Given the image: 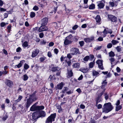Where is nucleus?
I'll list each match as a JSON object with an SVG mask.
<instances>
[{
    "instance_id": "f257e3e1",
    "label": "nucleus",
    "mask_w": 123,
    "mask_h": 123,
    "mask_svg": "<svg viewBox=\"0 0 123 123\" xmlns=\"http://www.w3.org/2000/svg\"><path fill=\"white\" fill-rule=\"evenodd\" d=\"M113 108V107L110 103H105L103 106L102 112L105 113H108L111 111Z\"/></svg>"
},
{
    "instance_id": "f03ea898",
    "label": "nucleus",
    "mask_w": 123,
    "mask_h": 123,
    "mask_svg": "<svg viewBox=\"0 0 123 123\" xmlns=\"http://www.w3.org/2000/svg\"><path fill=\"white\" fill-rule=\"evenodd\" d=\"M37 104L35 103L31 107L30 110L32 111H35L43 110L44 109V106H37Z\"/></svg>"
},
{
    "instance_id": "7ed1b4c3",
    "label": "nucleus",
    "mask_w": 123,
    "mask_h": 123,
    "mask_svg": "<svg viewBox=\"0 0 123 123\" xmlns=\"http://www.w3.org/2000/svg\"><path fill=\"white\" fill-rule=\"evenodd\" d=\"M56 116V114L55 113L51 114L46 120L45 123H52V121H55Z\"/></svg>"
},
{
    "instance_id": "20e7f679",
    "label": "nucleus",
    "mask_w": 123,
    "mask_h": 123,
    "mask_svg": "<svg viewBox=\"0 0 123 123\" xmlns=\"http://www.w3.org/2000/svg\"><path fill=\"white\" fill-rule=\"evenodd\" d=\"M70 51L72 55H76L77 54H80L79 49L75 48H72L71 49Z\"/></svg>"
},
{
    "instance_id": "39448f33",
    "label": "nucleus",
    "mask_w": 123,
    "mask_h": 123,
    "mask_svg": "<svg viewBox=\"0 0 123 123\" xmlns=\"http://www.w3.org/2000/svg\"><path fill=\"white\" fill-rule=\"evenodd\" d=\"M62 92L63 93H66L67 94L69 95L73 93V91L69 90L67 87H64L62 90Z\"/></svg>"
},
{
    "instance_id": "423d86ee",
    "label": "nucleus",
    "mask_w": 123,
    "mask_h": 123,
    "mask_svg": "<svg viewBox=\"0 0 123 123\" xmlns=\"http://www.w3.org/2000/svg\"><path fill=\"white\" fill-rule=\"evenodd\" d=\"M105 2L104 0L97 2V3L98 4L97 6L98 8L100 9L103 8L105 5Z\"/></svg>"
},
{
    "instance_id": "0eeeda50",
    "label": "nucleus",
    "mask_w": 123,
    "mask_h": 123,
    "mask_svg": "<svg viewBox=\"0 0 123 123\" xmlns=\"http://www.w3.org/2000/svg\"><path fill=\"white\" fill-rule=\"evenodd\" d=\"M108 19L111 21L116 22L117 20V18L116 17L111 15H108Z\"/></svg>"
},
{
    "instance_id": "6e6552de",
    "label": "nucleus",
    "mask_w": 123,
    "mask_h": 123,
    "mask_svg": "<svg viewBox=\"0 0 123 123\" xmlns=\"http://www.w3.org/2000/svg\"><path fill=\"white\" fill-rule=\"evenodd\" d=\"M96 63L98 64V67L99 69L103 70L104 69L103 66V61L102 60H98L96 62Z\"/></svg>"
},
{
    "instance_id": "1a4fd4ad",
    "label": "nucleus",
    "mask_w": 123,
    "mask_h": 123,
    "mask_svg": "<svg viewBox=\"0 0 123 123\" xmlns=\"http://www.w3.org/2000/svg\"><path fill=\"white\" fill-rule=\"evenodd\" d=\"M31 101H32V102L36 100L37 99V98L36 95L34 94L30 95L29 98H28Z\"/></svg>"
},
{
    "instance_id": "9d476101",
    "label": "nucleus",
    "mask_w": 123,
    "mask_h": 123,
    "mask_svg": "<svg viewBox=\"0 0 123 123\" xmlns=\"http://www.w3.org/2000/svg\"><path fill=\"white\" fill-rule=\"evenodd\" d=\"M48 30V28L45 25H42L38 29L39 32H40L44 31H47Z\"/></svg>"
},
{
    "instance_id": "9b49d317",
    "label": "nucleus",
    "mask_w": 123,
    "mask_h": 123,
    "mask_svg": "<svg viewBox=\"0 0 123 123\" xmlns=\"http://www.w3.org/2000/svg\"><path fill=\"white\" fill-rule=\"evenodd\" d=\"M26 102L25 105V107L27 108H28L30 106L32 102V101H31L30 99H27L26 100Z\"/></svg>"
},
{
    "instance_id": "f8f14e48",
    "label": "nucleus",
    "mask_w": 123,
    "mask_h": 123,
    "mask_svg": "<svg viewBox=\"0 0 123 123\" xmlns=\"http://www.w3.org/2000/svg\"><path fill=\"white\" fill-rule=\"evenodd\" d=\"M5 83L8 86L10 87H12L13 85V82L9 80H7Z\"/></svg>"
},
{
    "instance_id": "ddd939ff",
    "label": "nucleus",
    "mask_w": 123,
    "mask_h": 123,
    "mask_svg": "<svg viewBox=\"0 0 123 123\" xmlns=\"http://www.w3.org/2000/svg\"><path fill=\"white\" fill-rule=\"evenodd\" d=\"M48 19L47 18H43L42 20V25H46L48 22Z\"/></svg>"
},
{
    "instance_id": "4468645a",
    "label": "nucleus",
    "mask_w": 123,
    "mask_h": 123,
    "mask_svg": "<svg viewBox=\"0 0 123 123\" xmlns=\"http://www.w3.org/2000/svg\"><path fill=\"white\" fill-rule=\"evenodd\" d=\"M94 39V37H92L90 38H86L84 39V41L86 43L90 42Z\"/></svg>"
},
{
    "instance_id": "2eb2a0df",
    "label": "nucleus",
    "mask_w": 123,
    "mask_h": 123,
    "mask_svg": "<svg viewBox=\"0 0 123 123\" xmlns=\"http://www.w3.org/2000/svg\"><path fill=\"white\" fill-rule=\"evenodd\" d=\"M39 52V51L38 50H37L35 51L32 52L31 57H34L37 55Z\"/></svg>"
},
{
    "instance_id": "dca6fc26",
    "label": "nucleus",
    "mask_w": 123,
    "mask_h": 123,
    "mask_svg": "<svg viewBox=\"0 0 123 123\" xmlns=\"http://www.w3.org/2000/svg\"><path fill=\"white\" fill-rule=\"evenodd\" d=\"M68 73L67 74V77L68 78H69L71 77L73 75V73L72 70L69 71L68 70Z\"/></svg>"
},
{
    "instance_id": "f3484780",
    "label": "nucleus",
    "mask_w": 123,
    "mask_h": 123,
    "mask_svg": "<svg viewBox=\"0 0 123 123\" xmlns=\"http://www.w3.org/2000/svg\"><path fill=\"white\" fill-rule=\"evenodd\" d=\"M72 42V41L71 40H69L65 38V39L64 42V43L65 45H67L71 43Z\"/></svg>"
},
{
    "instance_id": "a211bd4d",
    "label": "nucleus",
    "mask_w": 123,
    "mask_h": 123,
    "mask_svg": "<svg viewBox=\"0 0 123 123\" xmlns=\"http://www.w3.org/2000/svg\"><path fill=\"white\" fill-rule=\"evenodd\" d=\"M96 21L97 23L99 24H100V21L101 19L99 15H97L95 18Z\"/></svg>"
},
{
    "instance_id": "6ab92c4d",
    "label": "nucleus",
    "mask_w": 123,
    "mask_h": 123,
    "mask_svg": "<svg viewBox=\"0 0 123 123\" xmlns=\"http://www.w3.org/2000/svg\"><path fill=\"white\" fill-rule=\"evenodd\" d=\"M64 84L62 82H61L59 84H58L57 85V88L59 89H61L63 87Z\"/></svg>"
},
{
    "instance_id": "aec40b11",
    "label": "nucleus",
    "mask_w": 123,
    "mask_h": 123,
    "mask_svg": "<svg viewBox=\"0 0 123 123\" xmlns=\"http://www.w3.org/2000/svg\"><path fill=\"white\" fill-rule=\"evenodd\" d=\"M60 69V68L58 67H54L52 68V70L53 71H59Z\"/></svg>"
},
{
    "instance_id": "412c9836",
    "label": "nucleus",
    "mask_w": 123,
    "mask_h": 123,
    "mask_svg": "<svg viewBox=\"0 0 123 123\" xmlns=\"http://www.w3.org/2000/svg\"><path fill=\"white\" fill-rule=\"evenodd\" d=\"M32 117L33 118L34 120L37 119V113L36 112L33 113L32 114Z\"/></svg>"
},
{
    "instance_id": "4be33fe9",
    "label": "nucleus",
    "mask_w": 123,
    "mask_h": 123,
    "mask_svg": "<svg viewBox=\"0 0 123 123\" xmlns=\"http://www.w3.org/2000/svg\"><path fill=\"white\" fill-rule=\"evenodd\" d=\"M73 68H78L80 67V64L78 63H76L73 65Z\"/></svg>"
},
{
    "instance_id": "5701e85b",
    "label": "nucleus",
    "mask_w": 123,
    "mask_h": 123,
    "mask_svg": "<svg viewBox=\"0 0 123 123\" xmlns=\"http://www.w3.org/2000/svg\"><path fill=\"white\" fill-rule=\"evenodd\" d=\"M95 6L94 4L92 3L89 6V9H93L95 8Z\"/></svg>"
},
{
    "instance_id": "b1692460",
    "label": "nucleus",
    "mask_w": 123,
    "mask_h": 123,
    "mask_svg": "<svg viewBox=\"0 0 123 123\" xmlns=\"http://www.w3.org/2000/svg\"><path fill=\"white\" fill-rule=\"evenodd\" d=\"M103 35L102 36L103 37H105L106 35L107 34V30L106 29V28L105 29L103 32Z\"/></svg>"
},
{
    "instance_id": "393cba45",
    "label": "nucleus",
    "mask_w": 123,
    "mask_h": 123,
    "mask_svg": "<svg viewBox=\"0 0 123 123\" xmlns=\"http://www.w3.org/2000/svg\"><path fill=\"white\" fill-rule=\"evenodd\" d=\"M40 114L41 116L43 117H45L46 115L45 112L43 111H42L40 112Z\"/></svg>"
},
{
    "instance_id": "a878e982",
    "label": "nucleus",
    "mask_w": 123,
    "mask_h": 123,
    "mask_svg": "<svg viewBox=\"0 0 123 123\" xmlns=\"http://www.w3.org/2000/svg\"><path fill=\"white\" fill-rule=\"evenodd\" d=\"M80 70L83 73H86L87 72L88 69L87 68H82Z\"/></svg>"
},
{
    "instance_id": "bb28decb",
    "label": "nucleus",
    "mask_w": 123,
    "mask_h": 123,
    "mask_svg": "<svg viewBox=\"0 0 123 123\" xmlns=\"http://www.w3.org/2000/svg\"><path fill=\"white\" fill-rule=\"evenodd\" d=\"M28 77L26 74H25L23 75V79L24 81L27 80L28 78Z\"/></svg>"
},
{
    "instance_id": "cd10ccee",
    "label": "nucleus",
    "mask_w": 123,
    "mask_h": 123,
    "mask_svg": "<svg viewBox=\"0 0 123 123\" xmlns=\"http://www.w3.org/2000/svg\"><path fill=\"white\" fill-rule=\"evenodd\" d=\"M35 16V13L33 12H31L30 13V16L31 18H33Z\"/></svg>"
},
{
    "instance_id": "c85d7f7f",
    "label": "nucleus",
    "mask_w": 123,
    "mask_h": 123,
    "mask_svg": "<svg viewBox=\"0 0 123 123\" xmlns=\"http://www.w3.org/2000/svg\"><path fill=\"white\" fill-rule=\"evenodd\" d=\"M73 37L72 35L70 34L68 36L66 37V38L69 40H72V39Z\"/></svg>"
},
{
    "instance_id": "c756f323",
    "label": "nucleus",
    "mask_w": 123,
    "mask_h": 123,
    "mask_svg": "<svg viewBox=\"0 0 123 123\" xmlns=\"http://www.w3.org/2000/svg\"><path fill=\"white\" fill-rule=\"evenodd\" d=\"M58 24L59 23H57L56 22H54L53 23V26L55 28H57L58 27Z\"/></svg>"
},
{
    "instance_id": "7c9ffc66",
    "label": "nucleus",
    "mask_w": 123,
    "mask_h": 123,
    "mask_svg": "<svg viewBox=\"0 0 123 123\" xmlns=\"http://www.w3.org/2000/svg\"><path fill=\"white\" fill-rule=\"evenodd\" d=\"M22 65V64L21 63V61H20V62L18 64V65H16L15 66V68H19L21 67Z\"/></svg>"
},
{
    "instance_id": "2f4dec72",
    "label": "nucleus",
    "mask_w": 123,
    "mask_h": 123,
    "mask_svg": "<svg viewBox=\"0 0 123 123\" xmlns=\"http://www.w3.org/2000/svg\"><path fill=\"white\" fill-rule=\"evenodd\" d=\"M89 58V57L88 56H86L83 59V60L85 62H87Z\"/></svg>"
},
{
    "instance_id": "473e14b6",
    "label": "nucleus",
    "mask_w": 123,
    "mask_h": 123,
    "mask_svg": "<svg viewBox=\"0 0 123 123\" xmlns=\"http://www.w3.org/2000/svg\"><path fill=\"white\" fill-rule=\"evenodd\" d=\"M112 44L114 45H116L119 43V42L115 40H113L111 41Z\"/></svg>"
},
{
    "instance_id": "72a5a7b5",
    "label": "nucleus",
    "mask_w": 123,
    "mask_h": 123,
    "mask_svg": "<svg viewBox=\"0 0 123 123\" xmlns=\"http://www.w3.org/2000/svg\"><path fill=\"white\" fill-rule=\"evenodd\" d=\"M122 108V107L121 105L117 106L116 107V111H118L121 110Z\"/></svg>"
},
{
    "instance_id": "f704fd0d",
    "label": "nucleus",
    "mask_w": 123,
    "mask_h": 123,
    "mask_svg": "<svg viewBox=\"0 0 123 123\" xmlns=\"http://www.w3.org/2000/svg\"><path fill=\"white\" fill-rule=\"evenodd\" d=\"M100 97L99 96H98L96 99V103L97 104H98V103L100 102L101 101V100L100 98Z\"/></svg>"
},
{
    "instance_id": "c9c22d12",
    "label": "nucleus",
    "mask_w": 123,
    "mask_h": 123,
    "mask_svg": "<svg viewBox=\"0 0 123 123\" xmlns=\"http://www.w3.org/2000/svg\"><path fill=\"white\" fill-rule=\"evenodd\" d=\"M109 56L111 57H113L115 56L114 53L112 51H111L109 53Z\"/></svg>"
},
{
    "instance_id": "e433bc0d",
    "label": "nucleus",
    "mask_w": 123,
    "mask_h": 123,
    "mask_svg": "<svg viewBox=\"0 0 123 123\" xmlns=\"http://www.w3.org/2000/svg\"><path fill=\"white\" fill-rule=\"evenodd\" d=\"M102 48L101 46H97L94 49V51H96L99 50Z\"/></svg>"
},
{
    "instance_id": "4c0bfd02",
    "label": "nucleus",
    "mask_w": 123,
    "mask_h": 123,
    "mask_svg": "<svg viewBox=\"0 0 123 123\" xmlns=\"http://www.w3.org/2000/svg\"><path fill=\"white\" fill-rule=\"evenodd\" d=\"M23 97L22 96L20 95H19L18 96V99L16 100V101L17 102H19L22 98Z\"/></svg>"
},
{
    "instance_id": "58836bf2",
    "label": "nucleus",
    "mask_w": 123,
    "mask_h": 123,
    "mask_svg": "<svg viewBox=\"0 0 123 123\" xmlns=\"http://www.w3.org/2000/svg\"><path fill=\"white\" fill-rule=\"evenodd\" d=\"M22 45L23 47H27L28 45L27 42L26 41L24 42L23 43Z\"/></svg>"
},
{
    "instance_id": "ea45409f",
    "label": "nucleus",
    "mask_w": 123,
    "mask_h": 123,
    "mask_svg": "<svg viewBox=\"0 0 123 123\" xmlns=\"http://www.w3.org/2000/svg\"><path fill=\"white\" fill-rule=\"evenodd\" d=\"M104 96L105 99L107 100L109 98V95L106 92H105V93Z\"/></svg>"
},
{
    "instance_id": "a19ab883",
    "label": "nucleus",
    "mask_w": 123,
    "mask_h": 123,
    "mask_svg": "<svg viewBox=\"0 0 123 123\" xmlns=\"http://www.w3.org/2000/svg\"><path fill=\"white\" fill-rule=\"evenodd\" d=\"M29 68V65L26 63H25L24 65V68L25 69H27Z\"/></svg>"
},
{
    "instance_id": "79ce46f5",
    "label": "nucleus",
    "mask_w": 123,
    "mask_h": 123,
    "mask_svg": "<svg viewBox=\"0 0 123 123\" xmlns=\"http://www.w3.org/2000/svg\"><path fill=\"white\" fill-rule=\"evenodd\" d=\"M99 74V73L97 72L96 71H93V75L94 76H97L98 75V74Z\"/></svg>"
},
{
    "instance_id": "37998d69",
    "label": "nucleus",
    "mask_w": 123,
    "mask_h": 123,
    "mask_svg": "<svg viewBox=\"0 0 123 123\" xmlns=\"http://www.w3.org/2000/svg\"><path fill=\"white\" fill-rule=\"evenodd\" d=\"M33 9L35 11H37L39 9V8L37 6H35L33 7Z\"/></svg>"
},
{
    "instance_id": "c03bdc74",
    "label": "nucleus",
    "mask_w": 123,
    "mask_h": 123,
    "mask_svg": "<svg viewBox=\"0 0 123 123\" xmlns=\"http://www.w3.org/2000/svg\"><path fill=\"white\" fill-rule=\"evenodd\" d=\"M106 29L107 30L108 33H110V34L112 33V31L111 29H109L108 28H106Z\"/></svg>"
},
{
    "instance_id": "a18cd8bd",
    "label": "nucleus",
    "mask_w": 123,
    "mask_h": 123,
    "mask_svg": "<svg viewBox=\"0 0 123 123\" xmlns=\"http://www.w3.org/2000/svg\"><path fill=\"white\" fill-rule=\"evenodd\" d=\"M94 65V63L93 62H91L89 64V67L90 68H92L93 67Z\"/></svg>"
},
{
    "instance_id": "49530a36",
    "label": "nucleus",
    "mask_w": 123,
    "mask_h": 123,
    "mask_svg": "<svg viewBox=\"0 0 123 123\" xmlns=\"http://www.w3.org/2000/svg\"><path fill=\"white\" fill-rule=\"evenodd\" d=\"M54 76H52L51 75H50L49 77V79H50V80L51 81L53 79V78L54 79Z\"/></svg>"
},
{
    "instance_id": "de8ad7c7",
    "label": "nucleus",
    "mask_w": 123,
    "mask_h": 123,
    "mask_svg": "<svg viewBox=\"0 0 123 123\" xmlns=\"http://www.w3.org/2000/svg\"><path fill=\"white\" fill-rule=\"evenodd\" d=\"M112 44L110 43L107 45V47L108 48H110L112 47Z\"/></svg>"
},
{
    "instance_id": "09e8293b",
    "label": "nucleus",
    "mask_w": 123,
    "mask_h": 123,
    "mask_svg": "<svg viewBox=\"0 0 123 123\" xmlns=\"http://www.w3.org/2000/svg\"><path fill=\"white\" fill-rule=\"evenodd\" d=\"M23 108V106L21 104H19L18 105V109H19L20 110H22Z\"/></svg>"
},
{
    "instance_id": "8fccbe9b",
    "label": "nucleus",
    "mask_w": 123,
    "mask_h": 123,
    "mask_svg": "<svg viewBox=\"0 0 123 123\" xmlns=\"http://www.w3.org/2000/svg\"><path fill=\"white\" fill-rule=\"evenodd\" d=\"M116 49L117 51L120 52L121 50V48L120 46H118L116 47Z\"/></svg>"
},
{
    "instance_id": "3c124183",
    "label": "nucleus",
    "mask_w": 123,
    "mask_h": 123,
    "mask_svg": "<svg viewBox=\"0 0 123 123\" xmlns=\"http://www.w3.org/2000/svg\"><path fill=\"white\" fill-rule=\"evenodd\" d=\"M80 46L81 47L83 46L84 44V42L83 41L80 42H79Z\"/></svg>"
},
{
    "instance_id": "603ef678",
    "label": "nucleus",
    "mask_w": 123,
    "mask_h": 123,
    "mask_svg": "<svg viewBox=\"0 0 123 123\" xmlns=\"http://www.w3.org/2000/svg\"><path fill=\"white\" fill-rule=\"evenodd\" d=\"M114 115V114H112L111 115H110V116H107V117H105V116H104L103 117V118L104 119H106L107 118H108L109 117H111V116H112L113 115Z\"/></svg>"
},
{
    "instance_id": "864d4df0",
    "label": "nucleus",
    "mask_w": 123,
    "mask_h": 123,
    "mask_svg": "<svg viewBox=\"0 0 123 123\" xmlns=\"http://www.w3.org/2000/svg\"><path fill=\"white\" fill-rule=\"evenodd\" d=\"M47 55L49 57H51L52 56V55L50 52L49 51L48 52Z\"/></svg>"
},
{
    "instance_id": "5fc2aeb1",
    "label": "nucleus",
    "mask_w": 123,
    "mask_h": 123,
    "mask_svg": "<svg viewBox=\"0 0 123 123\" xmlns=\"http://www.w3.org/2000/svg\"><path fill=\"white\" fill-rule=\"evenodd\" d=\"M45 57H42L40 58V60L41 62H42L46 59Z\"/></svg>"
},
{
    "instance_id": "6e6d98bb",
    "label": "nucleus",
    "mask_w": 123,
    "mask_h": 123,
    "mask_svg": "<svg viewBox=\"0 0 123 123\" xmlns=\"http://www.w3.org/2000/svg\"><path fill=\"white\" fill-rule=\"evenodd\" d=\"M44 36V34L43 32H41L39 34V37L40 38H43Z\"/></svg>"
},
{
    "instance_id": "4d7b16f0",
    "label": "nucleus",
    "mask_w": 123,
    "mask_h": 123,
    "mask_svg": "<svg viewBox=\"0 0 123 123\" xmlns=\"http://www.w3.org/2000/svg\"><path fill=\"white\" fill-rule=\"evenodd\" d=\"M54 44V43L52 42H51L49 43V47H52L53 46Z\"/></svg>"
},
{
    "instance_id": "13d9d810",
    "label": "nucleus",
    "mask_w": 123,
    "mask_h": 123,
    "mask_svg": "<svg viewBox=\"0 0 123 123\" xmlns=\"http://www.w3.org/2000/svg\"><path fill=\"white\" fill-rule=\"evenodd\" d=\"M46 43V41L44 40H43L42 41H41L40 42V43L42 45H45Z\"/></svg>"
},
{
    "instance_id": "bf43d9fd",
    "label": "nucleus",
    "mask_w": 123,
    "mask_h": 123,
    "mask_svg": "<svg viewBox=\"0 0 123 123\" xmlns=\"http://www.w3.org/2000/svg\"><path fill=\"white\" fill-rule=\"evenodd\" d=\"M109 5L110 6H111L112 7H113L114 6V3L113 2H110L109 3Z\"/></svg>"
},
{
    "instance_id": "052dcab7",
    "label": "nucleus",
    "mask_w": 123,
    "mask_h": 123,
    "mask_svg": "<svg viewBox=\"0 0 123 123\" xmlns=\"http://www.w3.org/2000/svg\"><path fill=\"white\" fill-rule=\"evenodd\" d=\"M78 27V26L77 25H75L73 27L72 29L73 30H75Z\"/></svg>"
},
{
    "instance_id": "680f3d73",
    "label": "nucleus",
    "mask_w": 123,
    "mask_h": 123,
    "mask_svg": "<svg viewBox=\"0 0 123 123\" xmlns=\"http://www.w3.org/2000/svg\"><path fill=\"white\" fill-rule=\"evenodd\" d=\"M8 117L6 115H5V116L3 117L2 118L3 120L4 121H5Z\"/></svg>"
},
{
    "instance_id": "e2e57ef3",
    "label": "nucleus",
    "mask_w": 123,
    "mask_h": 123,
    "mask_svg": "<svg viewBox=\"0 0 123 123\" xmlns=\"http://www.w3.org/2000/svg\"><path fill=\"white\" fill-rule=\"evenodd\" d=\"M58 52V49L56 48L54 49V52L55 53L56 55L57 54Z\"/></svg>"
},
{
    "instance_id": "0e129e2a",
    "label": "nucleus",
    "mask_w": 123,
    "mask_h": 123,
    "mask_svg": "<svg viewBox=\"0 0 123 123\" xmlns=\"http://www.w3.org/2000/svg\"><path fill=\"white\" fill-rule=\"evenodd\" d=\"M0 10L1 12H4L6 11V9L2 8L0 7Z\"/></svg>"
},
{
    "instance_id": "69168bd1",
    "label": "nucleus",
    "mask_w": 123,
    "mask_h": 123,
    "mask_svg": "<svg viewBox=\"0 0 123 123\" xmlns=\"http://www.w3.org/2000/svg\"><path fill=\"white\" fill-rule=\"evenodd\" d=\"M11 25H8L7 27V29H8V32H9L10 31V30L11 28Z\"/></svg>"
},
{
    "instance_id": "338daca9",
    "label": "nucleus",
    "mask_w": 123,
    "mask_h": 123,
    "mask_svg": "<svg viewBox=\"0 0 123 123\" xmlns=\"http://www.w3.org/2000/svg\"><path fill=\"white\" fill-rule=\"evenodd\" d=\"M85 107V106L83 104H81L80 105V107L81 109H84Z\"/></svg>"
},
{
    "instance_id": "774afa93",
    "label": "nucleus",
    "mask_w": 123,
    "mask_h": 123,
    "mask_svg": "<svg viewBox=\"0 0 123 123\" xmlns=\"http://www.w3.org/2000/svg\"><path fill=\"white\" fill-rule=\"evenodd\" d=\"M71 54H68L67 55V57L69 59H70L72 57Z\"/></svg>"
}]
</instances>
